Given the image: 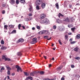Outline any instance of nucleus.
I'll return each mask as SVG.
<instances>
[{
    "mask_svg": "<svg viewBox=\"0 0 80 80\" xmlns=\"http://www.w3.org/2000/svg\"><path fill=\"white\" fill-rule=\"evenodd\" d=\"M29 18L30 20H32V17H30Z\"/></svg>",
    "mask_w": 80,
    "mask_h": 80,
    "instance_id": "55",
    "label": "nucleus"
},
{
    "mask_svg": "<svg viewBox=\"0 0 80 80\" xmlns=\"http://www.w3.org/2000/svg\"><path fill=\"white\" fill-rule=\"evenodd\" d=\"M17 55H18V56L20 57V56L22 55V53H21L20 52H18L17 53Z\"/></svg>",
    "mask_w": 80,
    "mask_h": 80,
    "instance_id": "21",
    "label": "nucleus"
},
{
    "mask_svg": "<svg viewBox=\"0 0 80 80\" xmlns=\"http://www.w3.org/2000/svg\"><path fill=\"white\" fill-rule=\"evenodd\" d=\"M76 42L75 41H73L71 42V44H74Z\"/></svg>",
    "mask_w": 80,
    "mask_h": 80,
    "instance_id": "45",
    "label": "nucleus"
},
{
    "mask_svg": "<svg viewBox=\"0 0 80 80\" xmlns=\"http://www.w3.org/2000/svg\"><path fill=\"white\" fill-rule=\"evenodd\" d=\"M46 17V14H42L40 15V18H39V19H40V20H42Z\"/></svg>",
    "mask_w": 80,
    "mask_h": 80,
    "instance_id": "3",
    "label": "nucleus"
},
{
    "mask_svg": "<svg viewBox=\"0 0 80 80\" xmlns=\"http://www.w3.org/2000/svg\"><path fill=\"white\" fill-rule=\"evenodd\" d=\"M41 23H46L48 24L49 23V20L47 18H44V20L40 21Z\"/></svg>",
    "mask_w": 80,
    "mask_h": 80,
    "instance_id": "2",
    "label": "nucleus"
},
{
    "mask_svg": "<svg viewBox=\"0 0 80 80\" xmlns=\"http://www.w3.org/2000/svg\"><path fill=\"white\" fill-rule=\"evenodd\" d=\"M44 72L43 71H41L39 72V73H40V74H41V75H42L43 74V73H44Z\"/></svg>",
    "mask_w": 80,
    "mask_h": 80,
    "instance_id": "38",
    "label": "nucleus"
},
{
    "mask_svg": "<svg viewBox=\"0 0 80 80\" xmlns=\"http://www.w3.org/2000/svg\"><path fill=\"white\" fill-rule=\"evenodd\" d=\"M53 29H55H55H56V28H57V26L55 25H54L53 26Z\"/></svg>",
    "mask_w": 80,
    "mask_h": 80,
    "instance_id": "43",
    "label": "nucleus"
},
{
    "mask_svg": "<svg viewBox=\"0 0 80 80\" xmlns=\"http://www.w3.org/2000/svg\"><path fill=\"white\" fill-rule=\"evenodd\" d=\"M9 27H11V28H13V27H14L13 25H9Z\"/></svg>",
    "mask_w": 80,
    "mask_h": 80,
    "instance_id": "32",
    "label": "nucleus"
},
{
    "mask_svg": "<svg viewBox=\"0 0 80 80\" xmlns=\"http://www.w3.org/2000/svg\"><path fill=\"white\" fill-rule=\"evenodd\" d=\"M63 68V66H61L59 67H58L57 68V70H60L61 69H62Z\"/></svg>",
    "mask_w": 80,
    "mask_h": 80,
    "instance_id": "19",
    "label": "nucleus"
},
{
    "mask_svg": "<svg viewBox=\"0 0 80 80\" xmlns=\"http://www.w3.org/2000/svg\"><path fill=\"white\" fill-rule=\"evenodd\" d=\"M10 3L12 5H13L15 3V0H11V1L10 2Z\"/></svg>",
    "mask_w": 80,
    "mask_h": 80,
    "instance_id": "14",
    "label": "nucleus"
},
{
    "mask_svg": "<svg viewBox=\"0 0 80 80\" xmlns=\"http://www.w3.org/2000/svg\"><path fill=\"white\" fill-rule=\"evenodd\" d=\"M43 57L45 59H46L47 58V57L45 56H43Z\"/></svg>",
    "mask_w": 80,
    "mask_h": 80,
    "instance_id": "61",
    "label": "nucleus"
},
{
    "mask_svg": "<svg viewBox=\"0 0 80 80\" xmlns=\"http://www.w3.org/2000/svg\"><path fill=\"white\" fill-rule=\"evenodd\" d=\"M7 48L6 47H5L4 46H2L1 47V49L2 50H6Z\"/></svg>",
    "mask_w": 80,
    "mask_h": 80,
    "instance_id": "11",
    "label": "nucleus"
},
{
    "mask_svg": "<svg viewBox=\"0 0 80 80\" xmlns=\"http://www.w3.org/2000/svg\"><path fill=\"white\" fill-rule=\"evenodd\" d=\"M7 58H6V57H5V56H2V59L3 60H5V59H6Z\"/></svg>",
    "mask_w": 80,
    "mask_h": 80,
    "instance_id": "29",
    "label": "nucleus"
},
{
    "mask_svg": "<svg viewBox=\"0 0 80 80\" xmlns=\"http://www.w3.org/2000/svg\"><path fill=\"white\" fill-rule=\"evenodd\" d=\"M55 6H56L57 8V9H59V6L58 5V3L57 2L55 4Z\"/></svg>",
    "mask_w": 80,
    "mask_h": 80,
    "instance_id": "18",
    "label": "nucleus"
},
{
    "mask_svg": "<svg viewBox=\"0 0 80 80\" xmlns=\"http://www.w3.org/2000/svg\"><path fill=\"white\" fill-rule=\"evenodd\" d=\"M54 60L55 58H52V59H51V60H53V61H54Z\"/></svg>",
    "mask_w": 80,
    "mask_h": 80,
    "instance_id": "57",
    "label": "nucleus"
},
{
    "mask_svg": "<svg viewBox=\"0 0 80 80\" xmlns=\"http://www.w3.org/2000/svg\"><path fill=\"white\" fill-rule=\"evenodd\" d=\"M37 42V38H34L32 39V41L31 42V44H34L36 43Z\"/></svg>",
    "mask_w": 80,
    "mask_h": 80,
    "instance_id": "5",
    "label": "nucleus"
},
{
    "mask_svg": "<svg viewBox=\"0 0 80 80\" xmlns=\"http://www.w3.org/2000/svg\"><path fill=\"white\" fill-rule=\"evenodd\" d=\"M34 73H35V72H31L30 73V75L32 76H34Z\"/></svg>",
    "mask_w": 80,
    "mask_h": 80,
    "instance_id": "27",
    "label": "nucleus"
},
{
    "mask_svg": "<svg viewBox=\"0 0 80 80\" xmlns=\"http://www.w3.org/2000/svg\"><path fill=\"white\" fill-rule=\"evenodd\" d=\"M7 73L8 75H10V70H8V71Z\"/></svg>",
    "mask_w": 80,
    "mask_h": 80,
    "instance_id": "39",
    "label": "nucleus"
},
{
    "mask_svg": "<svg viewBox=\"0 0 80 80\" xmlns=\"http://www.w3.org/2000/svg\"><path fill=\"white\" fill-rule=\"evenodd\" d=\"M7 78H8V79L9 80H11V79H10V77H9V76H7Z\"/></svg>",
    "mask_w": 80,
    "mask_h": 80,
    "instance_id": "53",
    "label": "nucleus"
},
{
    "mask_svg": "<svg viewBox=\"0 0 80 80\" xmlns=\"http://www.w3.org/2000/svg\"><path fill=\"white\" fill-rule=\"evenodd\" d=\"M32 30H35V28L33 27V28H32Z\"/></svg>",
    "mask_w": 80,
    "mask_h": 80,
    "instance_id": "59",
    "label": "nucleus"
},
{
    "mask_svg": "<svg viewBox=\"0 0 80 80\" xmlns=\"http://www.w3.org/2000/svg\"><path fill=\"white\" fill-rule=\"evenodd\" d=\"M24 74L26 76H29V74L27 73L26 72H24Z\"/></svg>",
    "mask_w": 80,
    "mask_h": 80,
    "instance_id": "22",
    "label": "nucleus"
},
{
    "mask_svg": "<svg viewBox=\"0 0 80 80\" xmlns=\"http://www.w3.org/2000/svg\"><path fill=\"white\" fill-rule=\"evenodd\" d=\"M69 41L70 42H72V39H70Z\"/></svg>",
    "mask_w": 80,
    "mask_h": 80,
    "instance_id": "63",
    "label": "nucleus"
},
{
    "mask_svg": "<svg viewBox=\"0 0 80 80\" xmlns=\"http://www.w3.org/2000/svg\"><path fill=\"white\" fill-rule=\"evenodd\" d=\"M22 27V26H21V24H19L18 26V29L19 30H20V27Z\"/></svg>",
    "mask_w": 80,
    "mask_h": 80,
    "instance_id": "36",
    "label": "nucleus"
},
{
    "mask_svg": "<svg viewBox=\"0 0 80 80\" xmlns=\"http://www.w3.org/2000/svg\"><path fill=\"white\" fill-rule=\"evenodd\" d=\"M16 68H17V71L18 72H19V70L22 72V68L19 66L18 65H17L16 66Z\"/></svg>",
    "mask_w": 80,
    "mask_h": 80,
    "instance_id": "4",
    "label": "nucleus"
},
{
    "mask_svg": "<svg viewBox=\"0 0 80 80\" xmlns=\"http://www.w3.org/2000/svg\"><path fill=\"white\" fill-rule=\"evenodd\" d=\"M41 7L43 9L45 8V6H46V3H43V2H42L41 3Z\"/></svg>",
    "mask_w": 80,
    "mask_h": 80,
    "instance_id": "7",
    "label": "nucleus"
},
{
    "mask_svg": "<svg viewBox=\"0 0 80 80\" xmlns=\"http://www.w3.org/2000/svg\"><path fill=\"white\" fill-rule=\"evenodd\" d=\"M65 40H67V38H68V35H66L65 36Z\"/></svg>",
    "mask_w": 80,
    "mask_h": 80,
    "instance_id": "35",
    "label": "nucleus"
},
{
    "mask_svg": "<svg viewBox=\"0 0 80 80\" xmlns=\"http://www.w3.org/2000/svg\"><path fill=\"white\" fill-rule=\"evenodd\" d=\"M76 29V28H71V30L72 32H74L75 30Z\"/></svg>",
    "mask_w": 80,
    "mask_h": 80,
    "instance_id": "24",
    "label": "nucleus"
},
{
    "mask_svg": "<svg viewBox=\"0 0 80 80\" xmlns=\"http://www.w3.org/2000/svg\"><path fill=\"white\" fill-rule=\"evenodd\" d=\"M44 80H49V78H46L44 79Z\"/></svg>",
    "mask_w": 80,
    "mask_h": 80,
    "instance_id": "54",
    "label": "nucleus"
},
{
    "mask_svg": "<svg viewBox=\"0 0 80 80\" xmlns=\"http://www.w3.org/2000/svg\"><path fill=\"white\" fill-rule=\"evenodd\" d=\"M28 15H29V17L32 16V13H29Z\"/></svg>",
    "mask_w": 80,
    "mask_h": 80,
    "instance_id": "48",
    "label": "nucleus"
},
{
    "mask_svg": "<svg viewBox=\"0 0 80 80\" xmlns=\"http://www.w3.org/2000/svg\"><path fill=\"white\" fill-rule=\"evenodd\" d=\"M1 44H2V45H3V44H4V41H3V40H1Z\"/></svg>",
    "mask_w": 80,
    "mask_h": 80,
    "instance_id": "37",
    "label": "nucleus"
},
{
    "mask_svg": "<svg viewBox=\"0 0 80 80\" xmlns=\"http://www.w3.org/2000/svg\"><path fill=\"white\" fill-rule=\"evenodd\" d=\"M12 76L15 75V73H12Z\"/></svg>",
    "mask_w": 80,
    "mask_h": 80,
    "instance_id": "58",
    "label": "nucleus"
},
{
    "mask_svg": "<svg viewBox=\"0 0 80 80\" xmlns=\"http://www.w3.org/2000/svg\"><path fill=\"white\" fill-rule=\"evenodd\" d=\"M7 28H8V26H7V25H5L4 26V29H6V30H7L8 29Z\"/></svg>",
    "mask_w": 80,
    "mask_h": 80,
    "instance_id": "30",
    "label": "nucleus"
},
{
    "mask_svg": "<svg viewBox=\"0 0 80 80\" xmlns=\"http://www.w3.org/2000/svg\"><path fill=\"white\" fill-rule=\"evenodd\" d=\"M42 2H45V0H37L36 2V5H40Z\"/></svg>",
    "mask_w": 80,
    "mask_h": 80,
    "instance_id": "1",
    "label": "nucleus"
},
{
    "mask_svg": "<svg viewBox=\"0 0 80 80\" xmlns=\"http://www.w3.org/2000/svg\"><path fill=\"white\" fill-rule=\"evenodd\" d=\"M37 29H38V30L40 29V28H41L40 27L38 26L37 27Z\"/></svg>",
    "mask_w": 80,
    "mask_h": 80,
    "instance_id": "41",
    "label": "nucleus"
},
{
    "mask_svg": "<svg viewBox=\"0 0 80 80\" xmlns=\"http://www.w3.org/2000/svg\"><path fill=\"white\" fill-rule=\"evenodd\" d=\"M58 42L60 44V45H62V42H61L60 41V40H58Z\"/></svg>",
    "mask_w": 80,
    "mask_h": 80,
    "instance_id": "42",
    "label": "nucleus"
},
{
    "mask_svg": "<svg viewBox=\"0 0 80 80\" xmlns=\"http://www.w3.org/2000/svg\"><path fill=\"white\" fill-rule=\"evenodd\" d=\"M20 2L21 3H24V4L26 3L25 0H20Z\"/></svg>",
    "mask_w": 80,
    "mask_h": 80,
    "instance_id": "16",
    "label": "nucleus"
},
{
    "mask_svg": "<svg viewBox=\"0 0 80 80\" xmlns=\"http://www.w3.org/2000/svg\"><path fill=\"white\" fill-rule=\"evenodd\" d=\"M32 7L31 6H30V8H28V10L29 12H31L32 11Z\"/></svg>",
    "mask_w": 80,
    "mask_h": 80,
    "instance_id": "23",
    "label": "nucleus"
},
{
    "mask_svg": "<svg viewBox=\"0 0 80 80\" xmlns=\"http://www.w3.org/2000/svg\"><path fill=\"white\" fill-rule=\"evenodd\" d=\"M2 6L3 7H5V6H6V4H2Z\"/></svg>",
    "mask_w": 80,
    "mask_h": 80,
    "instance_id": "49",
    "label": "nucleus"
},
{
    "mask_svg": "<svg viewBox=\"0 0 80 80\" xmlns=\"http://www.w3.org/2000/svg\"><path fill=\"white\" fill-rule=\"evenodd\" d=\"M51 39L52 37H51L49 38H47V40H51Z\"/></svg>",
    "mask_w": 80,
    "mask_h": 80,
    "instance_id": "51",
    "label": "nucleus"
},
{
    "mask_svg": "<svg viewBox=\"0 0 80 80\" xmlns=\"http://www.w3.org/2000/svg\"><path fill=\"white\" fill-rule=\"evenodd\" d=\"M5 70V68H1V70Z\"/></svg>",
    "mask_w": 80,
    "mask_h": 80,
    "instance_id": "52",
    "label": "nucleus"
},
{
    "mask_svg": "<svg viewBox=\"0 0 80 80\" xmlns=\"http://www.w3.org/2000/svg\"><path fill=\"white\" fill-rule=\"evenodd\" d=\"M23 29H25V26H22Z\"/></svg>",
    "mask_w": 80,
    "mask_h": 80,
    "instance_id": "62",
    "label": "nucleus"
},
{
    "mask_svg": "<svg viewBox=\"0 0 80 80\" xmlns=\"http://www.w3.org/2000/svg\"><path fill=\"white\" fill-rule=\"evenodd\" d=\"M75 58L76 60H80V58L79 57H75Z\"/></svg>",
    "mask_w": 80,
    "mask_h": 80,
    "instance_id": "34",
    "label": "nucleus"
},
{
    "mask_svg": "<svg viewBox=\"0 0 80 80\" xmlns=\"http://www.w3.org/2000/svg\"><path fill=\"white\" fill-rule=\"evenodd\" d=\"M72 33H68V35H72Z\"/></svg>",
    "mask_w": 80,
    "mask_h": 80,
    "instance_id": "56",
    "label": "nucleus"
},
{
    "mask_svg": "<svg viewBox=\"0 0 80 80\" xmlns=\"http://www.w3.org/2000/svg\"><path fill=\"white\" fill-rule=\"evenodd\" d=\"M74 51L76 52H78V50H79V48L78 47H77L76 48L73 49Z\"/></svg>",
    "mask_w": 80,
    "mask_h": 80,
    "instance_id": "10",
    "label": "nucleus"
},
{
    "mask_svg": "<svg viewBox=\"0 0 80 80\" xmlns=\"http://www.w3.org/2000/svg\"><path fill=\"white\" fill-rule=\"evenodd\" d=\"M43 38H48V36H45L43 37Z\"/></svg>",
    "mask_w": 80,
    "mask_h": 80,
    "instance_id": "40",
    "label": "nucleus"
},
{
    "mask_svg": "<svg viewBox=\"0 0 80 80\" xmlns=\"http://www.w3.org/2000/svg\"><path fill=\"white\" fill-rule=\"evenodd\" d=\"M48 33V31L45 30L43 31L40 32H38V33L39 34H45V33L47 34V33Z\"/></svg>",
    "mask_w": 80,
    "mask_h": 80,
    "instance_id": "6",
    "label": "nucleus"
},
{
    "mask_svg": "<svg viewBox=\"0 0 80 80\" xmlns=\"http://www.w3.org/2000/svg\"><path fill=\"white\" fill-rule=\"evenodd\" d=\"M61 80H65V78H64V77L62 78H61Z\"/></svg>",
    "mask_w": 80,
    "mask_h": 80,
    "instance_id": "50",
    "label": "nucleus"
},
{
    "mask_svg": "<svg viewBox=\"0 0 80 80\" xmlns=\"http://www.w3.org/2000/svg\"><path fill=\"white\" fill-rule=\"evenodd\" d=\"M72 5L71 4H69V8H72Z\"/></svg>",
    "mask_w": 80,
    "mask_h": 80,
    "instance_id": "44",
    "label": "nucleus"
},
{
    "mask_svg": "<svg viewBox=\"0 0 80 80\" xmlns=\"http://www.w3.org/2000/svg\"><path fill=\"white\" fill-rule=\"evenodd\" d=\"M58 29L60 31H61V32H62V31H63L65 30V29L64 28H62V27L61 26H59L58 27Z\"/></svg>",
    "mask_w": 80,
    "mask_h": 80,
    "instance_id": "9",
    "label": "nucleus"
},
{
    "mask_svg": "<svg viewBox=\"0 0 80 80\" xmlns=\"http://www.w3.org/2000/svg\"><path fill=\"white\" fill-rule=\"evenodd\" d=\"M17 33V32L16 31V30H14L12 32H11V33Z\"/></svg>",
    "mask_w": 80,
    "mask_h": 80,
    "instance_id": "25",
    "label": "nucleus"
},
{
    "mask_svg": "<svg viewBox=\"0 0 80 80\" xmlns=\"http://www.w3.org/2000/svg\"><path fill=\"white\" fill-rule=\"evenodd\" d=\"M6 67L8 70H11V68L9 66H6Z\"/></svg>",
    "mask_w": 80,
    "mask_h": 80,
    "instance_id": "26",
    "label": "nucleus"
},
{
    "mask_svg": "<svg viewBox=\"0 0 80 80\" xmlns=\"http://www.w3.org/2000/svg\"><path fill=\"white\" fill-rule=\"evenodd\" d=\"M39 5H36V9L37 10H40L41 9V7H40Z\"/></svg>",
    "mask_w": 80,
    "mask_h": 80,
    "instance_id": "15",
    "label": "nucleus"
},
{
    "mask_svg": "<svg viewBox=\"0 0 80 80\" xmlns=\"http://www.w3.org/2000/svg\"><path fill=\"white\" fill-rule=\"evenodd\" d=\"M76 38L77 39H80V34H78L77 35L76 37Z\"/></svg>",
    "mask_w": 80,
    "mask_h": 80,
    "instance_id": "17",
    "label": "nucleus"
},
{
    "mask_svg": "<svg viewBox=\"0 0 80 80\" xmlns=\"http://www.w3.org/2000/svg\"><path fill=\"white\" fill-rule=\"evenodd\" d=\"M24 40L22 38H20L19 40L18 41V43H19L20 42H23Z\"/></svg>",
    "mask_w": 80,
    "mask_h": 80,
    "instance_id": "13",
    "label": "nucleus"
},
{
    "mask_svg": "<svg viewBox=\"0 0 80 80\" xmlns=\"http://www.w3.org/2000/svg\"><path fill=\"white\" fill-rule=\"evenodd\" d=\"M57 21L58 23H59L60 22V19H57Z\"/></svg>",
    "mask_w": 80,
    "mask_h": 80,
    "instance_id": "31",
    "label": "nucleus"
},
{
    "mask_svg": "<svg viewBox=\"0 0 80 80\" xmlns=\"http://www.w3.org/2000/svg\"><path fill=\"white\" fill-rule=\"evenodd\" d=\"M28 79H30L31 80H33V78H32V77H31L30 76H28L26 78V80H28Z\"/></svg>",
    "mask_w": 80,
    "mask_h": 80,
    "instance_id": "12",
    "label": "nucleus"
},
{
    "mask_svg": "<svg viewBox=\"0 0 80 80\" xmlns=\"http://www.w3.org/2000/svg\"><path fill=\"white\" fill-rule=\"evenodd\" d=\"M58 15L59 18H60V16H61V17H63V14H62V13H59V14Z\"/></svg>",
    "mask_w": 80,
    "mask_h": 80,
    "instance_id": "20",
    "label": "nucleus"
},
{
    "mask_svg": "<svg viewBox=\"0 0 80 80\" xmlns=\"http://www.w3.org/2000/svg\"><path fill=\"white\" fill-rule=\"evenodd\" d=\"M52 67V65L51 64H50L49 65V67Z\"/></svg>",
    "mask_w": 80,
    "mask_h": 80,
    "instance_id": "60",
    "label": "nucleus"
},
{
    "mask_svg": "<svg viewBox=\"0 0 80 80\" xmlns=\"http://www.w3.org/2000/svg\"><path fill=\"white\" fill-rule=\"evenodd\" d=\"M71 68H74V67H75V66H74V65H71Z\"/></svg>",
    "mask_w": 80,
    "mask_h": 80,
    "instance_id": "46",
    "label": "nucleus"
},
{
    "mask_svg": "<svg viewBox=\"0 0 80 80\" xmlns=\"http://www.w3.org/2000/svg\"><path fill=\"white\" fill-rule=\"evenodd\" d=\"M5 13V10H3L2 12V14H4Z\"/></svg>",
    "mask_w": 80,
    "mask_h": 80,
    "instance_id": "47",
    "label": "nucleus"
},
{
    "mask_svg": "<svg viewBox=\"0 0 80 80\" xmlns=\"http://www.w3.org/2000/svg\"><path fill=\"white\" fill-rule=\"evenodd\" d=\"M64 21L65 22H70V18L68 17H66Z\"/></svg>",
    "mask_w": 80,
    "mask_h": 80,
    "instance_id": "8",
    "label": "nucleus"
},
{
    "mask_svg": "<svg viewBox=\"0 0 80 80\" xmlns=\"http://www.w3.org/2000/svg\"><path fill=\"white\" fill-rule=\"evenodd\" d=\"M20 2V1H19V0H16V3L17 5H18V4H19V3Z\"/></svg>",
    "mask_w": 80,
    "mask_h": 80,
    "instance_id": "28",
    "label": "nucleus"
},
{
    "mask_svg": "<svg viewBox=\"0 0 80 80\" xmlns=\"http://www.w3.org/2000/svg\"><path fill=\"white\" fill-rule=\"evenodd\" d=\"M49 80H54V79H49Z\"/></svg>",
    "mask_w": 80,
    "mask_h": 80,
    "instance_id": "64",
    "label": "nucleus"
},
{
    "mask_svg": "<svg viewBox=\"0 0 80 80\" xmlns=\"http://www.w3.org/2000/svg\"><path fill=\"white\" fill-rule=\"evenodd\" d=\"M7 60H8V61H10V59L7 58L5 59V61H7Z\"/></svg>",
    "mask_w": 80,
    "mask_h": 80,
    "instance_id": "33",
    "label": "nucleus"
}]
</instances>
